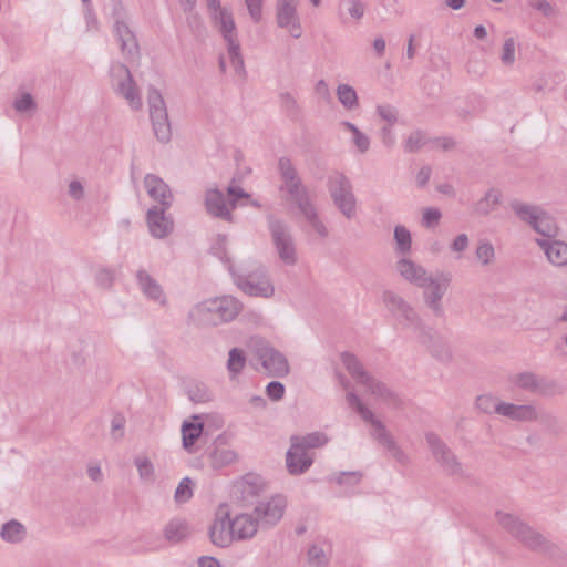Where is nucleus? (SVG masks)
Masks as SVG:
<instances>
[{"mask_svg": "<svg viewBox=\"0 0 567 567\" xmlns=\"http://www.w3.org/2000/svg\"><path fill=\"white\" fill-rule=\"evenodd\" d=\"M497 404L498 401L488 394H482L476 399V408L486 414L496 413Z\"/></svg>", "mask_w": 567, "mask_h": 567, "instance_id": "obj_59", "label": "nucleus"}, {"mask_svg": "<svg viewBox=\"0 0 567 567\" xmlns=\"http://www.w3.org/2000/svg\"><path fill=\"white\" fill-rule=\"evenodd\" d=\"M114 279L115 272L110 268H100L95 274V282L102 289H111Z\"/></svg>", "mask_w": 567, "mask_h": 567, "instance_id": "obj_56", "label": "nucleus"}, {"mask_svg": "<svg viewBox=\"0 0 567 567\" xmlns=\"http://www.w3.org/2000/svg\"><path fill=\"white\" fill-rule=\"evenodd\" d=\"M495 516L498 524L527 549L559 564L567 561V554L557 544L547 539L519 517L501 511H497Z\"/></svg>", "mask_w": 567, "mask_h": 567, "instance_id": "obj_1", "label": "nucleus"}, {"mask_svg": "<svg viewBox=\"0 0 567 567\" xmlns=\"http://www.w3.org/2000/svg\"><path fill=\"white\" fill-rule=\"evenodd\" d=\"M267 223L271 243L278 252L279 259L287 266L296 265L297 250L290 226L272 215L267 217Z\"/></svg>", "mask_w": 567, "mask_h": 567, "instance_id": "obj_6", "label": "nucleus"}, {"mask_svg": "<svg viewBox=\"0 0 567 567\" xmlns=\"http://www.w3.org/2000/svg\"><path fill=\"white\" fill-rule=\"evenodd\" d=\"M262 492L264 484L261 477L249 473L233 486L231 497L243 506H250L257 504L258 497Z\"/></svg>", "mask_w": 567, "mask_h": 567, "instance_id": "obj_14", "label": "nucleus"}, {"mask_svg": "<svg viewBox=\"0 0 567 567\" xmlns=\"http://www.w3.org/2000/svg\"><path fill=\"white\" fill-rule=\"evenodd\" d=\"M327 187L339 212L347 219H352L355 216L357 199L350 179L341 172H333L328 176Z\"/></svg>", "mask_w": 567, "mask_h": 567, "instance_id": "obj_5", "label": "nucleus"}, {"mask_svg": "<svg viewBox=\"0 0 567 567\" xmlns=\"http://www.w3.org/2000/svg\"><path fill=\"white\" fill-rule=\"evenodd\" d=\"M237 458V454L228 449H213L210 451L212 466L215 468L229 465Z\"/></svg>", "mask_w": 567, "mask_h": 567, "instance_id": "obj_47", "label": "nucleus"}, {"mask_svg": "<svg viewBox=\"0 0 567 567\" xmlns=\"http://www.w3.org/2000/svg\"><path fill=\"white\" fill-rule=\"evenodd\" d=\"M284 199L292 207L296 208L299 214L307 213L309 208L315 206L311 200L309 190L303 183L298 185H290V187L284 188Z\"/></svg>", "mask_w": 567, "mask_h": 567, "instance_id": "obj_22", "label": "nucleus"}, {"mask_svg": "<svg viewBox=\"0 0 567 567\" xmlns=\"http://www.w3.org/2000/svg\"><path fill=\"white\" fill-rule=\"evenodd\" d=\"M425 439L433 457L446 474L463 475L462 463L437 434L433 432L426 433Z\"/></svg>", "mask_w": 567, "mask_h": 567, "instance_id": "obj_12", "label": "nucleus"}, {"mask_svg": "<svg viewBox=\"0 0 567 567\" xmlns=\"http://www.w3.org/2000/svg\"><path fill=\"white\" fill-rule=\"evenodd\" d=\"M393 238L395 241V251L400 255H405L411 251L412 236L411 231L402 226L398 225L394 227Z\"/></svg>", "mask_w": 567, "mask_h": 567, "instance_id": "obj_39", "label": "nucleus"}, {"mask_svg": "<svg viewBox=\"0 0 567 567\" xmlns=\"http://www.w3.org/2000/svg\"><path fill=\"white\" fill-rule=\"evenodd\" d=\"M235 285L250 297L271 298L275 287L267 268L258 260L247 259L236 266H229Z\"/></svg>", "mask_w": 567, "mask_h": 567, "instance_id": "obj_2", "label": "nucleus"}, {"mask_svg": "<svg viewBox=\"0 0 567 567\" xmlns=\"http://www.w3.org/2000/svg\"><path fill=\"white\" fill-rule=\"evenodd\" d=\"M441 217L442 214L439 208H425L422 215V225L426 228H433L439 224Z\"/></svg>", "mask_w": 567, "mask_h": 567, "instance_id": "obj_63", "label": "nucleus"}, {"mask_svg": "<svg viewBox=\"0 0 567 567\" xmlns=\"http://www.w3.org/2000/svg\"><path fill=\"white\" fill-rule=\"evenodd\" d=\"M313 455L305 451L298 443L290 442L286 452V467L290 475L305 474L313 464Z\"/></svg>", "mask_w": 567, "mask_h": 567, "instance_id": "obj_18", "label": "nucleus"}, {"mask_svg": "<svg viewBox=\"0 0 567 567\" xmlns=\"http://www.w3.org/2000/svg\"><path fill=\"white\" fill-rule=\"evenodd\" d=\"M204 433V424L202 422L184 421L182 424V442L183 447L193 453L195 444Z\"/></svg>", "mask_w": 567, "mask_h": 567, "instance_id": "obj_30", "label": "nucleus"}, {"mask_svg": "<svg viewBox=\"0 0 567 567\" xmlns=\"http://www.w3.org/2000/svg\"><path fill=\"white\" fill-rule=\"evenodd\" d=\"M425 133L417 130L412 132L404 143V151L408 153H416L426 144Z\"/></svg>", "mask_w": 567, "mask_h": 567, "instance_id": "obj_50", "label": "nucleus"}, {"mask_svg": "<svg viewBox=\"0 0 567 567\" xmlns=\"http://www.w3.org/2000/svg\"><path fill=\"white\" fill-rule=\"evenodd\" d=\"M13 107L20 114H32L37 110V102L31 93L23 92L14 100Z\"/></svg>", "mask_w": 567, "mask_h": 567, "instance_id": "obj_48", "label": "nucleus"}, {"mask_svg": "<svg viewBox=\"0 0 567 567\" xmlns=\"http://www.w3.org/2000/svg\"><path fill=\"white\" fill-rule=\"evenodd\" d=\"M341 361L346 367L347 371L358 383L362 384L364 381L369 380L370 374L367 372L363 364L353 353L347 351L342 352Z\"/></svg>", "mask_w": 567, "mask_h": 567, "instance_id": "obj_32", "label": "nucleus"}, {"mask_svg": "<svg viewBox=\"0 0 567 567\" xmlns=\"http://www.w3.org/2000/svg\"><path fill=\"white\" fill-rule=\"evenodd\" d=\"M110 76L114 91L124 97L133 110L142 107V99L130 69L121 62L113 63Z\"/></svg>", "mask_w": 567, "mask_h": 567, "instance_id": "obj_10", "label": "nucleus"}, {"mask_svg": "<svg viewBox=\"0 0 567 567\" xmlns=\"http://www.w3.org/2000/svg\"><path fill=\"white\" fill-rule=\"evenodd\" d=\"M537 421H539L540 424L553 434H559L561 431L559 419L553 413L538 414Z\"/></svg>", "mask_w": 567, "mask_h": 567, "instance_id": "obj_57", "label": "nucleus"}, {"mask_svg": "<svg viewBox=\"0 0 567 567\" xmlns=\"http://www.w3.org/2000/svg\"><path fill=\"white\" fill-rule=\"evenodd\" d=\"M192 496H193V481L189 477H184L179 482V484L175 491L174 498L177 503H185L188 499H190Z\"/></svg>", "mask_w": 567, "mask_h": 567, "instance_id": "obj_54", "label": "nucleus"}, {"mask_svg": "<svg viewBox=\"0 0 567 567\" xmlns=\"http://www.w3.org/2000/svg\"><path fill=\"white\" fill-rule=\"evenodd\" d=\"M536 381L537 374L533 372L518 373L514 379L515 385L530 393H535Z\"/></svg>", "mask_w": 567, "mask_h": 567, "instance_id": "obj_52", "label": "nucleus"}, {"mask_svg": "<svg viewBox=\"0 0 567 567\" xmlns=\"http://www.w3.org/2000/svg\"><path fill=\"white\" fill-rule=\"evenodd\" d=\"M189 534L188 525L183 519H172L164 528V537L167 542L176 544L182 542Z\"/></svg>", "mask_w": 567, "mask_h": 567, "instance_id": "obj_34", "label": "nucleus"}, {"mask_svg": "<svg viewBox=\"0 0 567 567\" xmlns=\"http://www.w3.org/2000/svg\"><path fill=\"white\" fill-rule=\"evenodd\" d=\"M328 436L322 432H312L306 435H291L290 442L298 443L305 451L318 449L328 443Z\"/></svg>", "mask_w": 567, "mask_h": 567, "instance_id": "obj_37", "label": "nucleus"}, {"mask_svg": "<svg viewBox=\"0 0 567 567\" xmlns=\"http://www.w3.org/2000/svg\"><path fill=\"white\" fill-rule=\"evenodd\" d=\"M229 528L234 540H243L254 537L260 526L254 515L238 514L234 519L229 517Z\"/></svg>", "mask_w": 567, "mask_h": 567, "instance_id": "obj_21", "label": "nucleus"}, {"mask_svg": "<svg viewBox=\"0 0 567 567\" xmlns=\"http://www.w3.org/2000/svg\"><path fill=\"white\" fill-rule=\"evenodd\" d=\"M246 353L240 348H231L228 352L227 370L230 374V379H235L239 375L246 365Z\"/></svg>", "mask_w": 567, "mask_h": 567, "instance_id": "obj_38", "label": "nucleus"}, {"mask_svg": "<svg viewBox=\"0 0 567 567\" xmlns=\"http://www.w3.org/2000/svg\"><path fill=\"white\" fill-rule=\"evenodd\" d=\"M209 16L214 25L218 28L226 43L229 42V40L237 39L235 33L236 24L230 10L223 8L210 13Z\"/></svg>", "mask_w": 567, "mask_h": 567, "instance_id": "obj_24", "label": "nucleus"}, {"mask_svg": "<svg viewBox=\"0 0 567 567\" xmlns=\"http://www.w3.org/2000/svg\"><path fill=\"white\" fill-rule=\"evenodd\" d=\"M227 236L225 234H219L216 238V244L213 247L214 254L219 258V260L227 267L229 271V266H236L228 256L227 252Z\"/></svg>", "mask_w": 567, "mask_h": 567, "instance_id": "obj_49", "label": "nucleus"}, {"mask_svg": "<svg viewBox=\"0 0 567 567\" xmlns=\"http://www.w3.org/2000/svg\"><path fill=\"white\" fill-rule=\"evenodd\" d=\"M114 32L125 60L128 62L137 61L141 54L138 42L134 32L125 22L120 21L118 19L115 21Z\"/></svg>", "mask_w": 567, "mask_h": 567, "instance_id": "obj_17", "label": "nucleus"}, {"mask_svg": "<svg viewBox=\"0 0 567 567\" xmlns=\"http://www.w3.org/2000/svg\"><path fill=\"white\" fill-rule=\"evenodd\" d=\"M515 40L513 38H508L505 40L503 44V52L501 55V60L505 65H512L515 61Z\"/></svg>", "mask_w": 567, "mask_h": 567, "instance_id": "obj_64", "label": "nucleus"}, {"mask_svg": "<svg viewBox=\"0 0 567 567\" xmlns=\"http://www.w3.org/2000/svg\"><path fill=\"white\" fill-rule=\"evenodd\" d=\"M396 269L406 281L417 287H426V280L431 277L422 266L408 258H401Z\"/></svg>", "mask_w": 567, "mask_h": 567, "instance_id": "obj_23", "label": "nucleus"}, {"mask_svg": "<svg viewBox=\"0 0 567 567\" xmlns=\"http://www.w3.org/2000/svg\"><path fill=\"white\" fill-rule=\"evenodd\" d=\"M286 506L287 502L282 495L258 501L254 508V516L260 528L274 527L282 518Z\"/></svg>", "mask_w": 567, "mask_h": 567, "instance_id": "obj_13", "label": "nucleus"}, {"mask_svg": "<svg viewBox=\"0 0 567 567\" xmlns=\"http://www.w3.org/2000/svg\"><path fill=\"white\" fill-rule=\"evenodd\" d=\"M348 404L361 416V419L372 426L371 437L384 447L402 465L409 463L408 455L401 450L393 436L386 430L385 424L375 417L374 413L361 401L353 392L349 391L346 395Z\"/></svg>", "mask_w": 567, "mask_h": 567, "instance_id": "obj_3", "label": "nucleus"}, {"mask_svg": "<svg viewBox=\"0 0 567 567\" xmlns=\"http://www.w3.org/2000/svg\"><path fill=\"white\" fill-rule=\"evenodd\" d=\"M538 420V412L533 404H517L516 420L519 422H533Z\"/></svg>", "mask_w": 567, "mask_h": 567, "instance_id": "obj_55", "label": "nucleus"}, {"mask_svg": "<svg viewBox=\"0 0 567 567\" xmlns=\"http://www.w3.org/2000/svg\"><path fill=\"white\" fill-rule=\"evenodd\" d=\"M299 0H278L277 23L280 28H288L292 21L299 19L297 4Z\"/></svg>", "mask_w": 567, "mask_h": 567, "instance_id": "obj_31", "label": "nucleus"}, {"mask_svg": "<svg viewBox=\"0 0 567 567\" xmlns=\"http://www.w3.org/2000/svg\"><path fill=\"white\" fill-rule=\"evenodd\" d=\"M280 104L290 118L297 120L300 116V107L290 93L280 94Z\"/></svg>", "mask_w": 567, "mask_h": 567, "instance_id": "obj_51", "label": "nucleus"}, {"mask_svg": "<svg viewBox=\"0 0 567 567\" xmlns=\"http://www.w3.org/2000/svg\"><path fill=\"white\" fill-rule=\"evenodd\" d=\"M278 172L282 181V184L279 187L280 192H284V188L290 187V185L303 183L296 166L289 157L282 156L279 158Z\"/></svg>", "mask_w": 567, "mask_h": 567, "instance_id": "obj_29", "label": "nucleus"}, {"mask_svg": "<svg viewBox=\"0 0 567 567\" xmlns=\"http://www.w3.org/2000/svg\"><path fill=\"white\" fill-rule=\"evenodd\" d=\"M452 275L450 272H437L435 276L429 277L426 287L423 291L424 303L433 311L436 317H442L444 313L442 307V298L447 291L451 284Z\"/></svg>", "mask_w": 567, "mask_h": 567, "instance_id": "obj_11", "label": "nucleus"}, {"mask_svg": "<svg viewBox=\"0 0 567 567\" xmlns=\"http://www.w3.org/2000/svg\"><path fill=\"white\" fill-rule=\"evenodd\" d=\"M142 480H150L154 475V466L147 457H136L134 461Z\"/></svg>", "mask_w": 567, "mask_h": 567, "instance_id": "obj_61", "label": "nucleus"}, {"mask_svg": "<svg viewBox=\"0 0 567 567\" xmlns=\"http://www.w3.org/2000/svg\"><path fill=\"white\" fill-rule=\"evenodd\" d=\"M419 341L422 344H425L431 354L441 362H449L451 360V351L447 344L436 336L435 331L432 329V336L430 338H424L422 333H419Z\"/></svg>", "mask_w": 567, "mask_h": 567, "instance_id": "obj_28", "label": "nucleus"}, {"mask_svg": "<svg viewBox=\"0 0 567 567\" xmlns=\"http://www.w3.org/2000/svg\"><path fill=\"white\" fill-rule=\"evenodd\" d=\"M563 393V388L553 379L537 375L535 393L542 396H553Z\"/></svg>", "mask_w": 567, "mask_h": 567, "instance_id": "obj_42", "label": "nucleus"}, {"mask_svg": "<svg viewBox=\"0 0 567 567\" xmlns=\"http://www.w3.org/2000/svg\"><path fill=\"white\" fill-rule=\"evenodd\" d=\"M536 233L544 237H554L557 234V227L554 219L548 216L544 210L538 215L536 221L532 227Z\"/></svg>", "mask_w": 567, "mask_h": 567, "instance_id": "obj_40", "label": "nucleus"}, {"mask_svg": "<svg viewBox=\"0 0 567 567\" xmlns=\"http://www.w3.org/2000/svg\"><path fill=\"white\" fill-rule=\"evenodd\" d=\"M241 302L233 296H223L203 302L199 310L203 312V321L218 326L234 320L241 310Z\"/></svg>", "mask_w": 567, "mask_h": 567, "instance_id": "obj_8", "label": "nucleus"}, {"mask_svg": "<svg viewBox=\"0 0 567 567\" xmlns=\"http://www.w3.org/2000/svg\"><path fill=\"white\" fill-rule=\"evenodd\" d=\"M228 195V204L231 209H235L237 207L238 200L241 198H250V195L244 190L240 186H236L230 184L227 189Z\"/></svg>", "mask_w": 567, "mask_h": 567, "instance_id": "obj_60", "label": "nucleus"}, {"mask_svg": "<svg viewBox=\"0 0 567 567\" xmlns=\"http://www.w3.org/2000/svg\"><path fill=\"white\" fill-rule=\"evenodd\" d=\"M382 299L389 311L401 318L406 327H412L415 332L422 333L424 338L432 336V328L424 322L416 310L402 297L393 291L385 290Z\"/></svg>", "mask_w": 567, "mask_h": 567, "instance_id": "obj_7", "label": "nucleus"}, {"mask_svg": "<svg viewBox=\"0 0 567 567\" xmlns=\"http://www.w3.org/2000/svg\"><path fill=\"white\" fill-rule=\"evenodd\" d=\"M254 357L257 361L255 369L270 378H284L288 375L290 367L286 355L274 348L265 339H257L254 342Z\"/></svg>", "mask_w": 567, "mask_h": 567, "instance_id": "obj_4", "label": "nucleus"}, {"mask_svg": "<svg viewBox=\"0 0 567 567\" xmlns=\"http://www.w3.org/2000/svg\"><path fill=\"white\" fill-rule=\"evenodd\" d=\"M301 216L319 237H328V229L320 219L316 205L309 208L307 213H302Z\"/></svg>", "mask_w": 567, "mask_h": 567, "instance_id": "obj_44", "label": "nucleus"}, {"mask_svg": "<svg viewBox=\"0 0 567 567\" xmlns=\"http://www.w3.org/2000/svg\"><path fill=\"white\" fill-rule=\"evenodd\" d=\"M188 399L194 403H206L213 400V394L204 383H193L187 386Z\"/></svg>", "mask_w": 567, "mask_h": 567, "instance_id": "obj_46", "label": "nucleus"}, {"mask_svg": "<svg viewBox=\"0 0 567 567\" xmlns=\"http://www.w3.org/2000/svg\"><path fill=\"white\" fill-rule=\"evenodd\" d=\"M362 385L375 398L392 403L396 408L401 406L402 400L399 395L392 392L383 382L375 380L372 375H369V380L364 381Z\"/></svg>", "mask_w": 567, "mask_h": 567, "instance_id": "obj_26", "label": "nucleus"}, {"mask_svg": "<svg viewBox=\"0 0 567 567\" xmlns=\"http://www.w3.org/2000/svg\"><path fill=\"white\" fill-rule=\"evenodd\" d=\"M168 208L152 206L146 213V224L154 238L163 239L174 230V220L166 215Z\"/></svg>", "mask_w": 567, "mask_h": 567, "instance_id": "obj_16", "label": "nucleus"}, {"mask_svg": "<svg viewBox=\"0 0 567 567\" xmlns=\"http://www.w3.org/2000/svg\"><path fill=\"white\" fill-rule=\"evenodd\" d=\"M0 536L8 543L17 544L25 538L27 529L20 522L11 519L2 525Z\"/></svg>", "mask_w": 567, "mask_h": 567, "instance_id": "obj_33", "label": "nucleus"}, {"mask_svg": "<svg viewBox=\"0 0 567 567\" xmlns=\"http://www.w3.org/2000/svg\"><path fill=\"white\" fill-rule=\"evenodd\" d=\"M378 115L389 125H393L398 121L399 111L391 104H381L377 106Z\"/></svg>", "mask_w": 567, "mask_h": 567, "instance_id": "obj_58", "label": "nucleus"}, {"mask_svg": "<svg viewBox=\"0 0 567 567\" xmlns=\"http://www.w3.org/2000/svg\"><path fill=\"white\" fill-rule=\"evenodd\" d=\"M538 245L544 250L547 259L556 266H567V244L564 241L555 240L549 241L547 239L538 240Z\"/></svg>", "mask_w": 567, "mask_h": 567, "instance_id": "obj_25", "label": "nucleus"}, {"mask_svg": "<svg viewBox=\"0 0 567 567\" xmlns=\"http://www.w3.org/2000/svg\"><path fill=\"white\" fill-rule=\"evenodd\" d=\"M309 564L315 567H322L327 564L324 551L321 547L312 545L308 549Z\"/></svg>", "mask_w": 567, "mask_h": 567, "instance_id": "obj_62", "label": "nucleus"}, {"mask_svg": "<svg viewBox=\"0 0 567 567\" xmlns=\"http://www.w3.org/2000/svg\"><path fill=\"white\" fill-rule=\"evenodd\" d=\"M147 103L150 118L157 141L164 144L168 143L172 138V128L166 104L162 93L152 85L148 87Z\"/></svg>", "mask_w": 567, "mask_h": 567, "instance_id": "obj_9", "label": "nucleus"}, {"mask_svg": "<svg viewBox=\"0 0 567 567\" xmlns=\"http://www.w3.org/2000/svg\"><path fill=\"white\" fill-rule=\"evenodd\" d=\"M227 51L229 54L230 62L235 69V72L239 75H245V63L243 55L240 53V44L237 39L229 40V42H227Z\"/></svg>", "mask_w": 567, "mask_h": 567, "instance_id": "obj_45", "label": "nucleus"}, {"mask_svg": "<svg viewBox=\"0 0 567 567\" xmlns=\"http://www.w3.org/2000/svg\"><path fill=\"white\" fill-rule=\"evenodd\" d=\"M136 279L143 293L150 299L164 301L163 289L161 285L144 269L136 272Z\"/></svg>", "mask_w": 567, "mask_h": 567, "instance_id": "obj_27", "label": "nucleus"}, {"mask_svg": "<svg viewBox=\"0 0 567 567\" xmlns=\"http://www.w3.org/2000/svg\"><path fill=\"white\" fill-rule=\"evenodd\" d=\"M208 534L210 542L221 548L229 546L234 540L229 528V508L226 503L218 506Z\"/></svg>", "mask_w": 567, "mask_h": 567, "instance_id": "obj_15", "label": "nucleus"}, {"mask_svg": "<svg viewBox=\"0 0 567 567\" xmlns=\"http://www.w3.org/2000/svg\"><path fill=\"white\" fill-rule=\"evenodd\" d=\"M501 202V193L497 189H489L484 197L475 203L473 207L474 214L478 216H487L493 212Z\"/></svg>", "mask_w": 567, "mask_h": 567, "instance_id": "obj_36", "label": "nucleus"}, {"mask_svg": "<svg viewBox=\"0 0 567 567\" xmlns=\"http://www.w3.org/2000/svg\"><path fill=\"white\" fill-rule=\"evenodd\" d=\"M511 208L522 221L528 224L530 227H533L538 215L543 210L538 206L525 204L519 200H513L511 203Z\"/></svg>", "mask_w": 567, "mask_h": 567, "instance_id": "obj_35", "label": "nucleus"}, {"mask_svg": "<svg viewBox=\"0 0 567 567\" xmlns=\"http://www.w3.org/2000/svg\"><path fill=\"white\" fill-rule=\"evenodd\" d=\"M337 97L347 110H353L359 105L358 94L349 84H339L337 87Z\"/></svg>", "mask_w": 567, "mask_h": 567, "instance_id": "obj_43", "label": "nucleus"}, {"mask_svg": "<svg viewBox=\"0 0 567 567\" xmlns=\"http://www.w3.org/2000/svg\"><path fill=\"white\" fill-rule=\"evenodd\" d=\"M476 258L482 262V265L487 266L489 265L494 257H495V250L493 245L487 241H480L477 248H476Z\"/></svg>", "mask_w": 567, "mask_h": 567, "instance_id": "obj_53", "label": "nucleus"}, {"mask_svg": "<svg viewBox=\"0 0 567 567\" xmlns=\"http://www.w3.org/2000/svg\"><path fill=\"white\" fill-rule=\"evenodd\" d=\"M205 208L215 218L229 223L233 221L231 208L228 207L223 192L218 188H212L206 192Z\"/></svg>", "mask_w": 567, "mask_h": 567, "instance_id": "obj_20", "label": "nucleus"}, {"mask_svg": "<svg viewBox=\"0 0 567 567\" xmlns=\"http://www.w3.org/2000/svg\"><path fill=\"white\" fill-rule=\"evenodd\" d=\"M365 7L361 0H342L339 3V17L344 18L348 13L354 20H360L364 16Z\"/></svg>", "mask_w": 567, "mask_h": 567, "instance_id": "obj_41", "label": "nucleus"}, {"mask_svg": "<svg viewBox=\"0 0 567 567\" xmlns=\"http://www.w3.org/2000/svg\"><path fill=\"white\" fill-rule=\"evenodd\" d=\"M144 186L148 196L158 203L157 206L163 208L172 206L173 195L171 188L159 176L147 174L144 177Z\"/></svg>", "mask_w": 567, "mask_h": 567, "instance_id": "obj_19", "label": "nucleus"}]
</instances>
